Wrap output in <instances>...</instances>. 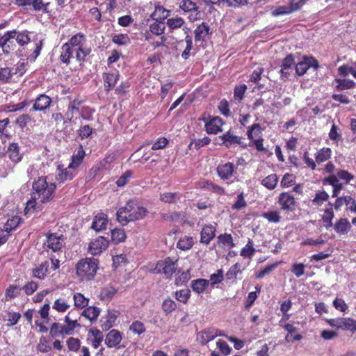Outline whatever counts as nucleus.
Wrapping results in <instances>:
<instances>
[{
    "mask_svg": "<svg viewBox=\"0 0 356 356\" xmlns=\"http://www.w3.org/2000/svg\"><path fill=\"white\" fill-rule=\"evenodd\" d=\"M99 261L94 257L80 259L75 265L74 277L79 283L91 282L95 278Z\"/></svg>",
    "mask_w": 356,
    "mask_h": 356,
    "instance_id": "1",
    "label": "nucleus"
},
{
    "mask_svg": "<svg viewBox=\"0 0 356 356\" xmlns=\"http://www.w3.org/2000/svg\"><path fill=\"white\" fill-rule=\"evenodd\" d=\"M148 213V210L143 206L138 205L135 200H129L124 207L117 212V219L120 224L126 225L130 221L144 218Z\"/></svg>",
    "mask_w": 356,
    "mask_h": 356,
    "instance_id": "2",
    "label": "nucleus"
},
{
    "mask_svg": "<svg viewBox=\"0 0 356 356\" xmlns=\"http://www.w3.org/2000/svg\"><path fill=\"white\" fill-rule=\"evenodd\" d=\"M56 184L47 181L46 177L41 176L33 184V194L42 203L52 200L56 190Z\"/></svg>",
    "mask_w": 356,
    "mask_h": 356,
    "instance_id": "3",
    "label": "nucleus"
},
{
    "mask_svg": "<svg viewBox=\"0 0 356 356\" xmlns=\"http://www.w3.org/2000/svg\"><path fill=\"white\" fill-rule=\"evenodd\" d=\"M27 63L19 60L13 67H0V82L1 83H10L13 76L19 78L24 76L26 70Z\"/></svg>",
    "mask_w": 356,
    "mask_h": 356,
    "instance_id": "4",
    "label": "nucleus"
},
{
    "mask_svg": "<svg viewBox=\"0 0 356 356\" xmlns=\"http://www.w3.org/2000/svg\"><path fill=\"white\" fill-rule=\"evenodd\" d=\"M221 140L220 145L226 147L227 148H233V147L239 146L240 148H246L248 144L244 142L242 136L236 135V132L232 129H229L225 134L219 136Z\"/></svg>",
    "mask_w": 356,
    "mask_h": 356,
    "instance_id": "5",
    "label": "nucleus"
},
{
    "mask_svg": "<svg viewBox=\"0 0 356 356\" xmlns=\"http://www.w3.org/2000/svg\"><path fill=\"white\" fill-rule=\"evenodd\" d=\"M45 236L46 242L44 245L47 249H51L54 253H58L63 251L65 245V239L63 234L49 232L45 234Z\"/></svg>",
    "mask_w": 356,
    "mask_h": 356,
    "instance_id": "6",
    "label": "nucleus"
},
{
    "mask_svg": "<svg viewBox=\"0 0 356 356\" xmlns=\"http://www.w3.org/2000/svg\"><path fill=\"white\" fill-rule=\"evenodd\" d=\"M177 266V260L174 261L170 257H166L156 262L154 272L163 273L167 278H171L172 275L176 272Z\"/></svg>",
    "mask_w": 356,
    "mask_h": 356,
    "instance_id": "7",
    "label": "nucleus"
},
{
    "mask_svg": "<svg viewBox=\"0 0 356 356\" xmlns=\"http://www.w3.org/2000/svg\"><path fill=\"white\" fill-rule=\"evenodd\" d=\"M52 102L51 97L44 93L40 94L36 96L33 100V106L30 109V113L38 111L46 113L52 106Z\"/></svg>",
    "mask_w": 356,
    "mask_h": 356,
    "instance_id": "8",
    "label": "nucleus"
},
{
    "mask_svg": "<svg viewBox=\"0 0 356 356\" xmlns=\"http://www.w3.org/2000/svg\"><path fill=\"white\" fill-rule=\"evenodd\" d=\"M76 175V170L70 165L65 168L63 165H58L56 170V181L58 184H64L66 181H72Z\"/></svg>",
    "mask_w": 356,
    "mask_h": 356,
    "instance_id": "9",
    "label": "nucleus"
},
{
    "mask_svg": "<svg viewBox=\"0 0 356 356\" xmlns=\"http://www.w3.org/2000/svg\"><path fill=\"white\" fill-rule=\"evenodd\" d=\"M237 168L231 161L221 163L216 168V172L221 180H229L236 173Z\"/></svg>",
    "mask_w": 356,
    "mask_h": 356,
    "instance_id": "10",
    "label": "nucleus"
},
{
    "mask_svg": "<svg viewBox=\"0 0 356 356\" xmlns=\"http://www.w3.org/2000/svg\"><path fill=\"white\" fill-rule=\"evenodd\" d=\"M277 203L281 210L289 212L293 211L296 206V200L289 192H281L277 197Z\"/></svg>",
    "mask_w": 356,
    "mask_h": 356,
    "instance_id": "11",
    "label": "nucleus"
},
{
    "mask_svg": "<svg viewBox=\"0 0 356 356\" xmlns=\"http://www.w3.org/2000/svg\"><path fill=\"white\" fill-rule=\"evenodd\" d=\"M109 246V241L105 236H97L88 246L89 252L93 256L100 255Z\"/></svg>",
    "mask_w": 356,
    "mask_h": 356,
    "instance_id": "12",
    "label": "nucleus"
},
{
    "mask_svg": "<svg viewBox=\"0 0 356 356\" xmlns=\"http://www.w3.org/2000/svg\"><path fill=\"white\" fill-rule=\"evenodd\" d=\"M310 67L315 69L319 67V63L316 58L314 57H305L304 60L299 62L295 67L296 73L298 76H303L306 74L307 71Z\"/></svg>",
    "mask_w": 356,
    "mask_h": 356,
    "instance_id": "13",
    "label": "nucleus"
},
{
    "mask_svg": "<svg viewBox=\"0 0 356 356\" xmlns=\"http://www.w3.org/2000/svg\"><path fill=\"white\" fill-rule=\"evenodd\" d=\"M224 124L222 119L219 116L211 117L205 122V130L207 134L216 135L222 131V126Z\"/></svg>",
    "mask_w": 356,
    "mask_h": 356,
    "instance_id": "14",
    "label": "nucleus"
},
{
    "mask_svg": "<svg viewBox=\"0 0 356 356\" xmlns=\"http://www.w3.org/2000/svg\"><path fill=\"white\" fill-rule=\"evenodd\" d=\"M218 336H222L220 332L214 328H208L197 333L196 340L202 345H206Z\"/></svg>",
    "mask_w": 356,
    "mask_h": 356,
    "instance_id": "15",
    "label": "nucleus"
},
{
    "mask_svg": "<svg viewBox=\"0 0 356 356\" xmlns=\"http://www.w3.org/2000/svg\"><path fill=\"white\" fill-rule=\"evenodd\" d=\"M120 74L117 70L103 73V80L105 90L110 92L113 89L117 82L120 80Z\"/></svg>",
    "mask_w": 356,
    "mask_h": 356,
    "instance_id": "16",
    "label": "nucleus"
},
{
    "mask_svg": "<svg viewBox=\"0 0 356 356\" xmlns=\"http://www.w3.org/2000/svg\"><path fill=\"white\" fill-rule=\"evenodd\" d=\"M216 226L211 224L204 225L200 232V243L208 245L216 237Z\"/></svg>",
    "mask_w": 356,
    "mask_h": 356,
    "instance_id": "17",
    "label": "nucleus"
},
{
    "mask_svg": "<svg viewBox=\"0 0 356 356\" xmlns=\"http://www.w3.org/2000/svg\"><path fill=\"white\" fill-rule=\"evenodd\" d=\"M6 154L8 156V159L13 163H19L23 159V153L20 151V146L16 142L10 143Z\"/></svg>",
    "mask_w": 356,
    "mask_h": 356,
    "instance_id": "18",
    "label": "nucleus"
},
{
    "mask_svg": "<svg viewBox=\"0 0 356 356\" xmlns=\"http://www.w3.org/2000/svg\"><path fill=\"white\" fill-rule=\"evenodd\" d=\"M323 184H329L332 187V197H337L339 195V193L343 188V184L341 183L335 174H332L326 177L323 180Z\"/></svg>",
    "mask_w": 356,
    "mask_h": 356,
    "instance_id": "19",
    "label": "nucleus"
},
{
    "mask_svg": "<svg viewBox=\"0 0 356 356\" xmlns=\"http://www.w3.org/2000/svg\"><path fill=\"white\" fill-rule=\"evenodd\" d=\"M122 341V333L117 330H111L106 336L105 344L108 348H116Z\"/></svg>",
    "mask_w": 356,
    "mask_h": 356,
    "instance_id": "20",
    "label": "nucleus"
},
{
    "mask_svg": "<svg viewBox=\"0 0 356 356\" xmlns=\"http://www.w3.org/2000/svg\"><path fill=\"white\" fill-rule=\"evenodd\" d=\"M108 225V216L104 213H99L95 216L91 227L96 232H100L106 229Z\"/></svg>",
    "mask_w": 356,
    "mask_h": 356,
    "instance_id": "21",
    "label": "nucleus"
},
{
    "mask_svg": "<svg viewBox=\"0 0 356 356\" xmlns=\"http://www.w3.org/2000/svg\"><path fill=\"white\" fill-rule=\"evenodd\" d=\"M10 31H7L3 34V38L0 44L3 53L8 54L10 52L15 49V45L12 39H14V35Z\"/></svg>",
    "mask_w": 356,
    "mask_h": 356,
    "instance_id": "22",
    "label": "nucleus"
},
{
    "mask_svg": "<svg viewBox=\"0 0 356 356\" xmlns=\"http://www.w3.org/2000/svg\"><path fill=\"white\" fill-rule=\"evenodd\" d=\"M283 327L288 332L285 337L286 342L299 341V340L302 339V335L296 332L297 328L292 323H286L284 325Z\"/></svg>",
    "mask_w": 356,
    "mask_h": 356,
    "instance_id": "23",
    "label": "nucleus"
},
{
    "mask_svg": "<svg viewBox=\"0 0 356 356\" xmlns=\"http://www.w3.org/2000/svg\"><path fill=\"white\" fill-rule=\"evenodd\" d=\"M74 313V310H70L65 318V324L64 325L65 335H71L74 333L76 328L79 327L80 323L78 320L72 319L71 315Z\"/></svg>",
    "mask_w": 356,
    "mask_h": 356,
    "instance_id": "24",
    "label": "nucleus"
},
{
    "mask_svg": "<svg viewBox=\"0 0 356 356\" xmlns=\"http://www.w3.org/2000/svg\"><path fill=\"white\" fill-rule=\"evenodd\" d=\"M351 229V225L348 218H341L336 220L334 230L340 235L347 234Z\"/></svg>",
    "mask_w": 356,
    "mask_h": 356,
    "instance_id": "25",
    "label": "nucleus"
},
{
    "mask_svg": "<svg viewBox=\"0 0 356 356\" xmlns=\"http://www.w3.org/2000/svg\"><path fill=\"white\" fill-rule=\"evenodd\" d=\"M209 32V26L206 22L197 25L194 30V39L196 42L204 41Z\"/></svg>",
    "mask_w": 356,
    "mask_h": 356,
    "instance_id": "26",
    "label": "nucleus"
},
{
    "mask_svg": "<svg viewBox=\"0 0 356 356\" xmlns=\"http://www.w3.org/2000/svg\"><path fill=\"white\" fill-rule=\"evenodd\" d=\"M31 6L34 11L45 13L49 17L52 16V10L49 9L50 2L44 3L43 0H31Z\"/></svg>",
    "mask_w": 356,
    "mask_h": 356,
    "instance_id": "27",
    "label": "nucleus"
},
{
    "mask_svg": "<svg viewBox=\"0 0 356 356\" xmlns=\"http://www.w3.org/2000/svg\"><path fill=\"white\" fill-rule=\"evenodd\" d=\"M70 297H61L54 302L52 308L58 313H65L70 308Z\"/></svg>",
    "mask_w": 356,
    "mask_h": 356,
    "instance_id": "28",
    "label": "nucleus"
},
{
    "mask_svg": "<svg viewBox=\"0 0 356 356\" xmlns=\"http://www.w3.org/2000/svg\"><path fill=\"white\" fill-rule=\"evenodd\" d=\"M49 268V262L46 260L41 262L39 266H36V267L32 270L31 275L34 277L43 280L47 275Z\"/></svg>",
    "mask_w": 356,
    "mask_h": 356,
    "instance_id": "29",
    "label": "nucleus"
},
{
    "mask_svg": "<svg viewBox=\"0 0 356 356\" xmlns=\"http://www.w3.org/2000/svg\"><path fill=\"white\" fill-rule=\"evenodd\" d=\"M85 156L86 152L83 149L82 145L80 144L79 150L76 152V153L74 154L71 157V161L69 164L70 165V168H72L73 169L76 170L83 162Z\"/></svg>",
    "mask_w": 356,
    "mask_h": 356,
    "instance_id": "30",
    "label": "nucleus"
},
{
    "mask_svg": "<svg viewBox=\"0 0 356 356\" xmlns=\"http://www.w3.org/2000/svg\"><path fill=\"white\" fill-rule=\"evenodd\" d=\"M209 281L205 278H197L191 280V287L192 290L198 293H204L209 286Z\"/></svg>",
    "mask_w": 356,
    "mask_h": 356,
    "instance_id": "31",
    "label": "nucleus"
},
{
    "mask_svg": "<svg viewBox=\"0 0 356 356\" xmlns=\"http://www.w3.org/2000/svg\"><path fill=\"white\" fill-rule=\"evenodd\" d=\"M31 121L33 122H38V123H44V120L42 116L40 115L36 120L32 119V116L29 113H24L20 115L18 118L16 120V124L20 128H24L26 127Z\"/></svg>",
    "mask_w": 356,
    "mask_h": 356,
    "instance_id": "32",
    "label": "nucleus"
},
{
    "mask_svg": "<svg viewBox=\"0 0 356 356\" xmlns=\"http://www.w3.org/2000/svg\"><path fill=\"white\" fill-rule=\"evenodd\" d=\"M74 50L65 42L60 48V54L59 56L60 61L65 65L70 63L71 58L73 56Z\"/></svg>",
    "mask_w": 356,
    "mask_h": 356,
    "instance_id": "33",
    "label": "nucleus"
},
{
    "mask_svg": "<svg viewBox=\"0 0 356 356\" xmlns=\"http://www.w3.org/2000/svg\"><path fill=\"white\" fill-rule=\"evenodd\" d=\"M10 33H13L12 35H15L14 38L16 40L17 44L21 47L26 45V44H28L31 40L29 35V32L26 31V29L22 31H18L17 29H13L10 31Z\"/></svg>",
    "mask_w": 356,
    "mask_h": 356,
    "instance_id": "34",
    "label": "nucleus"
},
{
    "mask_svg": "<svg viewBox=\"0 0 356 356\" xmlns=\"http://www.w3.org/2000/svg\"><path fill=\"white\" fill-rule=\"evenodd\" d=\"M92 49L85 43L74 49L77 61L81 64L86 61V57L91 53Z\"/></svg>",
    "mask_w": 356,
    "mask_h": 356,
    "instance_id": "35",
    "label": "nucleus"
},
{
    "mask_svg": "<svg viewBox=\"0 0 356 356\" xmlns=\"http://www.w3.org/2000/svg\"><path fill=\"white\" fill-rule=\"evenodd\" d=\"M113 161V157L107 156L102 160L98 161L95 166H93L89 171V175L92 179H94L99 171L105 168L106 164H109Z\"/></svg>",
    "mask_w": 356,
    "mask_h": 356,
    "instance_id": "36",
    "label": "nucleus"
},
{
    "mask_svg": "<svg viewBox=\"0 0 356 356\" xmlns=\"http://www.w3.org/2000/svg\"><path fill=\"white\" fill-rule=\"evenodd\" d=\"M294 65V57L293 54H288L282 60L280 69V74L282 76L287 77L291 70Z\"/></svg>",
    "mask_w": 356,
    "mask_h": 356,
    "instance_id": "37",
    "label": "nucleus"
},
{
    "mask_svg": "<svg viewBox=\"0 0 356 356\" xmlns=\"http://www.w3.org/2000/svg\"><path fill=\"white\" fill-rule=\"evenodd\" d=\"M178 5L179 8L184 13L194 12L196 15L200 14L198 6L192 0H180Z\"/></svg>",
    "mask_w": 356,
    "mask_h": 356,
    "instance_id": "38",
    "label": "nucleus"
},
{
    "mask_svg": "<svg viewBox=\"0 0 356 356\" xmlns=\"http://www.w3.org/2000/svg\"><path fill=\"white\" fill-rule=\"evenodd\" d=\"M337 84L334 86V90L337 91H343L353 88L356 83L349 79H335L334 81Z\"/></svg>",
    "mask_w": 356,
    "mask_h": 356,
    "instance_id": "39",
    "label": "nucleus"
},
{
    "mask_svg": "<svg viewBox=\"0 0 356 356\" xmlns=\"http://www.w3.org/2000/svg\"><path fill=\"white\" fill-rule=\"evenodd\" d=\"M119 315L120 313L117 310H107L106 321L102 323V329L107 330L112 327Z\"/></svg>",
    "mask_w": 356,
    "mask_h": 356,
    "instance_id": "40",
    "label": "nucleus"
},
{
    "mask_svg": "<svg viewBox=\"0 0 356 356\" xmlns=\"http://www.w3.org/2000/svg\"><path fill=\"white\" fill-rule=\"evenodd\" d=\"M66 42L74 50L86 42V36L83 33H78L72 36Z\"/></svg>",
    "mask_w": 356,
    "mask_h": 356,
    "instance_id": "41",
    "label": "nucleus"
},
{
    "mask_svg": "<svg viewBox=\"0 0 356 356\" xmlns=\"http://www.w3.org/2000/svg\"><path fill=\"white\" fill-rule=\"evenodd\" d=\"M170 12L169 10L165 9L163 6H157L150 17L153 20L164 22Z\"/></svg>",
    "mask_w": 356,
    "mask_h": 356,
    "instance_id": "42",
    "label": "nucleus"
},
{
    "mask_svg": "<svg viewBox=\"0 0 356 356\" xmlns=\"http://www.w3.org/2000/svg\"><path fill=\"white\" fill-rule=\"evenodd\" d=\"M100 314V309L95 306H87L81 312V316L88 318L91 321L97 320Z\"/></svg>",
    "mask_w": 356,
    "mask_h": 356,
    "instance_id": "43",
    "label": "nucleus"
},
{
    "mask_svg": "<svg viewBox=\"0 0 356 356\" xmlns=\"http://www.w3.org/2000/svg\"><path fill=\"white\" fill-rule=\"evenodd\" d=\"M332 155V151L330 147H322L315 154V159L317 163L329 160Z\"/></svg>",
    "mask_w": 356,
    "mask_h": 356,
    "instance_id": "44",
    "label": "nucleus"
},
{
    "mask_svg": "<svg viewBox=\"0 0 356 356\" xmlns=\"http://www.w3.org/2000/svg\"><path fill=\"white\" fill-rule=\"evenodd\" d=\"M193 245L194 239L193 236H188V235L181 236L177 243V248L181 250H190Z\"/></svg>",
    "mask_w": 356,
    "mask_h": 356,
    "instance_id": "45",
    "label": "nucleus"
},
{
    "mask_svg": "<svg viewBox=\"0 0 356 356\" xmlns=\"http://www.w3.org/2000/svg\"><path fill=\"white\" fill-rule=\"evenodd\" d=\"M339 330L350 331L354 333L356 332V320L350 318H341Z\"/></svg>",
    "mask_w": 356,
    "mask_h": 356,
    "instance_id": "46",
    "label": "nucleus"
},
{
    "mask_svg": "<svg viewBox=\"0 0 356 356\" xmlns=\"http://www.w3.org/2000/svg\"><path fill=\"white\" fill-rule=\"evenodd\" d=\"M264 129L259 123H254L249 127L247 131V136L248 140H253L261 137Z\"/></svg>",
    "mask_w": 356,
    "mask_h": 356,
    "instance_id": "47",
    "label": "nucleus"
},
{
    "mask_svg": "<svg viewBox=\"0 0 356 356\" xmlns=\"http://www.w3.org/2000/svg\"><path fill=\"white\" fill-rule=\"evenodd\" d=\"M248 90L246 84L236 85L234 87V101L239 104L245 97V94Z\"/></svg>",
    "mask_w": 356,
    "mask_h": 356,
    "instance_id": "48",
    "label": "nucleus"
},
{
    "mask_svg": "<svg viewBox=\"0 0 356 356\" xmlns=\"http://www.w3.org/2000/svg\"><path fill=\"white\" fill-rule=\"evenodd\" d=\"M127 237L124 230L122 228H115L111 232V241L115 244L122 243Z\"/></svg>",
    "mask_w": 356,
    "mask_h": 356,
    "instance_id": "49",
    "label": "nucleus"
},
{
    "mask_svg": "<svg viewBox=\"0 0 356 356\" xmlns=\"http://www.w3.org/2000/svg\"><path fill=\"white\" fill-rule=\"evenodd\" d=\"M278 177L277 174L272 173L265 177L261 181V184L269 190L275 189L277 186Z\"/></svg>",
    "mask_w": 356,
    "mask_h": 356,
    "instance_id": "50",
    "label": "nucleus"
},
{
    "mask_svg": "<svg viewBox=\"0 0 356 356\" xmlns=\"http://www.w3.org/2000/svg\"><path fill=\"white\" fill-rule=\"evenodd\" d=\"M73 300L74 307L83 309L88 305L90 300L86 298L85 296L80 293L76 292L73 294Z\"/></svg>",
    "mask_w": 356,
    "mask_h": 356,
    "instance_id": "51",
    "label": "nucleus"
},
{
    "mask_svg": "<svg viewBox=\"0 0 356 356\" xmlns=\"http://www.w3.org/2000/svg\"><path fill=\"white\" fill-rule=\"evenodd\" d=\"M51 348L52 346L49 339L44 335L40 337L38 346H36V350H38V352L45 353L50 351Z\"/></svg>",
    "mask_w": 356,
    "mask_h": 356,
    "instance_id": "52",
    "label": "nucleus"
},
{
    "mask_svg": "<svg viewBox=\"0 0 356 356\" xmlns=\"http://www.w3.org/2000/svg\"><path fill=\"white\" fill-rule=\"evenodd\" d=\"M218 243L221 247H234V238L231 234L224 233L218 236Z\"/></svg>",
    "mask_w": 356,
    "mask_h": 356,
    "instance_id": "53",
    "label": "nucleus"
},
{
    "mask_svg": "<svg viewBox=\"0 0 356 356\" xmlns=\"http://www.w3.org/2000/svg\"><path fill=\"white\" fill-rule=\"evenodd\" d=\"M149 31L152 35L163 36L165 33V23L161 21H155L149 24Z\"/></svg>",
    "mask_w": 356,
    "mask_h": 356,
    "instance_id": "54",
    "label": "nucleus"
},
{
    "mask_svg": "<svg viewBox=\"0 0 356 356\" xmlns=\"http://www.w3.org/2000/svg\"><path fill=\"white\" fill-rule=\"evenodd\" d=\"M191 297V291L189 289H182L175 292V299L181 303L186 304Z\"/></svg>",
    "mask_w": 356,
    "mask_h": 356,
    "instance_id": "55",
    "label": "nucleus"
},
{
    "mask_svg": "<svg viewBox=\"0 0 356 356\" xmlns=\"http://www.w3.org/2000/svg\"><path fill=\"white\" fill-rule=\"evenodd\" d=\"M160 200L165 203H177L180 199L179 192H165L160 195Z\"/></svg>",
    "mask_w": 356,
    "mask_h": 356,
    "instance_id": "56",
    "label": "nucleus"
},
{
    "mask_svg": "<svg viewBox=\"0 0 356 356\" xmlns=\"http://www.w3.org/2000/svg\"><path fill=\"white\" fill-rule=\"evenodd\" d=\"M129 331L134 334L141 335L146 332V327L142 321L135 320L131 323L129 328Z\"/></svg>",
    "mask_w": 356,
    "mask_h": 356,
    "instance_id": "57",
    "label": "nucleus"
},
{
    "mask_svg": "<svg viewBox=\"0 0 356 356\" xmlns=\"http://www.w3.org/2000/svg\"><path fill=\"white\" fill-rule=\"evenodd\" d=\"M49 334L51 337H63L66 335L64 325L58 322L52 323L50 327Z\"/></svg>",
    "mask_w": 356,
    "mask_h": 356,
    "instance_id": "58",
    "label": "nucleus"
},
{
    "mask_svg": "<svg viewBox=\"0 0 356 356\" xmlns=\"http://www.w3.org/2000/svg\"><path fill=\"white\" fill-rule=\"evenodd\" d=\"M264 218L266 219L270 223H280L282 216L277 210L268 211L262 213Z\"/></svg>",
    "mask_w": 356,
    "mask_h": 356,
    "instance_id": "59",
    "label": "nucleus"
},
{
    "mask_svg": "<svg viewBox=\"0 0 356 356\" xmlns=\"http://www.w3.org/2000/svg\"><path fill=\"white\" fill-rule=\"evenodd\" d=\"M256 250L253 246V243L251 239L248 240V243L240 251V255L245 258H252L255 254Z\"/></svg>",
    "mask_w": 356,
    "mask_h": 356,
    "instance_id": "60",
    "label": "nucleus"
},
{
    "mask_svg": "<svg viewBox=\"0 0 356 356\" xmlns=\"http://www.w3.org/2000/svg\"><path fill=\"white\" fill-rule=\"evenodd\" d=\"M177 307V303L170 298L164 299V301L162 303V309L166 316L171 314Z\"/></svg>",
    "mask_w": 356,
    "mask_h": 356,
    "instance_id": "61",
    "label": "nucleus"
},
{
    "mask_svg": "<svg viewBox=\"0 0 356 356\" xmlns=\"http://www.w3.org/2000/svg\"><path fill=\"white\" fill-rule=\"evenodd\" d=\"M117 291L118 290L112 286L104 287L100 291V298L102 300H109L113 297Z\"/></svg>",
    "mask_w": 356,
    "mask_h": 356,
    "instance_id": "62",
    "label": "nucleus"
},
{
    "mask_svg": "<svg viewBox=\"0 0 356 356\" xmlns=\"http://www.w3.org/2000/svg\"><path fill=\"white\" fill-rule=\"evenodd\" d=\"M211 142V139L206 136L203 138H200L197 140H192L188 145V149H193V148L195 150H198L202 146L207 145L209 144Z\"/></svg>",
    "mask_w": 356,
    "mask_h": 356,
    "instance_id": "63",
    "label": "nucleus"
},
{
    "mask_svg": "<svg viewBox=\"0 0 356 356\" xmlns=\"http://www.w3.org/2000/svg\"><path fill=\"white\" fill-rule=\"evenodd\" d=\"M185 23V21L181 17L170 18L166 21V24L170 30H177L181 28Z\"/></svg>",
    "mask_w": 356,
    "mask_h": 356,
    "instance_id": "64",
    "label": "nucleus"
}]
</instances>
